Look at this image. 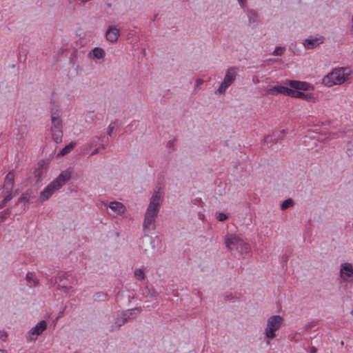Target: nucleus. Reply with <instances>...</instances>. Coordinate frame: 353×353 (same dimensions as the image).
Here are the masks:
<instances>
[{
    "mask_svg": "<svg viewBox=\"0 0 353 353\" xmlns=\"http://www.w3.org/2000/svg\"><path fill=\"white\" fill-rule=\"evenodd\" d=\"M0 338L2 339V340H6V338H7V334L6 332H0Z\"/></svg>",
    "mask_w": 353,
    "mask_h": 353,
    "instance_id": "obj_24",
    "label": "nucleus"
},
{
    "mask_svg": "<svg viewBox=\"0 0 353 353\" xmlns=\"http://www.w3.org/2000/svg\"><path fill=\"white\" fill-rule=\"evenodd\" d=\"M27 279H31L30 275L29 274H27Z\"/></svg>",
    "mask_w": 353,
    "mask_h": 353,
    "instance_id": "obj_29",
    "label": "nucleus"
},
{
    "mask_svg": "<svg viewBox=\"0 0 353 353\" xmlns=\"http://www.w3.org/2000/svg\"><path fill=\"white\" fill-rule=\"evenodd\" d=\"M216 219L219 221H225L228 219V216L225 214L223 213V212H219V213L216 214Z\"/></svg>",
    "mask_w": 353,
    "mask_h": 353,
    "instance_id": "obj_21",
    "label": "nucleus"
},
{
    "mask_svg": "<svg viewBox=\"0 0 353 353\" xmlns=\"http://www.w3.org/2000/svg\"><path fill=\"white\" fill-rule=\"evenodd\" d=\"M6 204V203H3V201H2V202L0 203V208H3V207H4Z\"/></svg>",
    "mask_w": 353,
    "mask_h": 353,
    "instance_id": "obj_27",
    "label": "nucleus"
},
{
    "mask_svg": "<svg viewBox=\"0 0 353 353\" xmlns=\"http://www.w3.org/2000/svg\"><path fill=\"white\" fill-rule=\"evenodd\" d=\"M47 327V323L45 321H40L34 327H32L27 334L28 341H34Z\"/></svg>",
    "mask_w": 353,
    "mask_h": 353,
    "instance_id": "obj_10",
    "label": "nucleus"
},
{
    "mask_svg": "<svg viewBox=\"0 0 353 353\" xmlns=\"http://www.w3.org/2000/svg\"><path fill=\"white\" fill-rule=\"evenodd\" d=\"M145 270L143 269H139L134 271V276L138 280H143L144 279Z\"/></svg>",
    "mask_w": 353,
    "mask_h": 353,
    "instance_id": "obj_17",
    "label": "nucleus"
},
{
    "mask_svg": "<svg viewBox=\"0 0 353 353\" xmlns=\"http://www.w3.org/2000/svg\"><path fill=\"white\" fill-rule=\"evenodd\" d=\"M323 41L324 38L321 36H310L303 41L302 44L305 49L310 50L318 47L323 43Z\"/></svg>",
    "mask_w": 353,
    "mask_h": 353,
    "instance_id": "obj_11",
    "label": "nucleus"
},
{
    "mask_svg": "<svg viewBox=\"0 0 353 353\" xmlns=\"http://www.w3.org/2000/svg\"><path fill=\"white\" fill-rule=\"evenodd\" d=\"M283 316L279 314L270 316L266 321L264 328V335L268 340H273L276 336V332L283 326Z\"/></svg>",
    "mask_w": 353,
    "mask_h": 353,
    "instance_id": "obj_5",
    "label": "nucleus"
},
{
    "mask_svg": "<svg viewBox=\"0 0 353 353\" xmlns=\"http://www.w3.org/2000/svg\"><path fill=\"white\" fill-rule=\"evenodd\" d=\"M226 247L230 250H239L248 248V243L236 234H229L225 239Z\"/></svg>",
    "mask_w": 353,
    "mask_h": 353,
    "instance_id": "obj_8",
    "label": "nucleus"
},
{
    "mask_svg": "<svg viewBox=\"0 0 353 353\" xmlns=\"http://www.w3.org/2000/svg\"><path fill=\"white\" fill-rule=\"evenodd\" d=\"M292 203V201L291 200H286L281 204V208L283 210L289 208Z\"/></svg>",
    "mask_w": 353,
    "mask_h": 353,
    "instance_id": "obj_22",
    "label": "nucleus"
},
{
    "mask_svg": "<svg viewBox=\"0 0 353 353\" xmlns=\"http://www.w3.org/2000/svg\"><path fill=\"white\" fill-rule=\"evenodd\" d=\"M314 90V85L307 81L288 80L282 85L271 88L270 93L274 95L283 94L310 103H316L317 97L312 92Z\"/></svg>",
    "mask_w": 353,
    "mask_h": 353,
    "instance_id": "obj_1",
    "label": "nucleus"
},
{
    "mask_svg": "<svg viewBox=\"0 0 353 353\" xmlns=\"http://www.w3.org/2000/svg\"><path fill=\"white\" fill-rule=\"evenodd\" d=\"M6 194L3 199V203H7L8 201L11 200L14 197V194L12 193V191L4 192Z\"/></svg>",
    "mask_w": 353,
    "mask_h": 353,
    "instance_id": "obj_20",
    "label": "nucleus"
},
{
    "mask_svg": "<svg viewBox=\"0 0 353 353\" xmlns=\"http://www.w3.org/2000/svg\"><path fill=\"white\" fill-rule=\"evenodd\" d=\"M285 48L281 46H277L274 48V51L272 52V54L274 56H281L284 52H285Z\"/></svg>",
    "mask_w": 353,
    "mask_h": 353,
    "instance_id": "obj_18",
    "label": "nucleus"
},
{
    "mask_svg": "<svg viewBox=\"0 0 353 353\" xmlns=\"http://www.w3.org/2000/svg\"><path fill=\"white\" fill-rule=\"evenodd\" d=\"M30 199V195L28 192H24L19 199V202H28Z\"/></svg>",
    "mask_w": 353,
    "mask_h": 353,
    "instance_id": "obj_19",
    "label": "nucleus"
},
{
    "mask_svg": "<svg viewBox=\"0 0 353 353\" xmlns=\"http://www.w3.org/2000/svg\"><path fill=\"white\" fill-rule=\"evenodd\" d=\"M353 79V70L349 67H336L332 68L324 75L321 84L327 88L341 85Z\"/></svg>",
    "mask_w": 353,
    "mask_h": 353,
    "instance_id": "obj_2",
    "label": "nucleus"
},
{
    "mask_svg": "<svg viewBox=\"0 0 353 353\" xmlns=\"http://www.w3.org/2000/svg\"><path fill=\"white\" fill-rule=\"evenodd\" d=\"M0 353H4L3 350H0Z\"/></svg>",
    "mask_w": 353,
    "mask_h": 353,
    "instance_id": "obj_30",
    "label": "nucleus"
},
{
    "mask_svg": "<svg viewBox=\"0 0 353 353\" xmlns=\"http://www.w3.org/2000/svg\"><path fill=\"white\" fill-rule=\"evenodd\" d=\"M238 2L241 8H245L247 3V0H238Z\"/></svg>",
    "mask_w": 353,
    "mask_h": 353,
    "instance_id": "obj_23",
    "label": "nucleus"
},
{
    "mask_svg": "<svg viewBox=\"0 0 353 353\" xmlns=\"http://www.w3.org/2000/svg\"><path fill=\"white\" fill-rule=\"evenodd\" d=\"M92 54L95 58L102 59L105 56V51L101 48H94L92 51Z\"/></svg>",
    "mask_w": 353,
    "mask_h": 353,
    "instance_id": "obj_15",
    "label": "nucleus"
},
{
    "mask_svg": "<svg viewBox=\"0 0 353 353\" xmlns=\"http://www.w3.org/2000/svg\"><path fill=\"white\" fill-rule=\"evenodd\" d=\"M50 133L52 139L57 143H60L63 139V121L61 118L60 110H52L51 111V125Z\"/></svg>",
    "mask_w": 353,
    "mask_h": 353,
    "instance_id": "obj_4",
    "label": "nucleus"
},
{
    "mask_svg": "<svg viewBox=\"0 0 353 353\" xmlns=\"http://www.w3.org/2000/svg\"><path fill=\"white\" fill-rule=\"evenodd\" d=\"M236 75V70L234 68H230L227 70L223 81L217 90L219 94L225 93L227 88L234 82Z\"/></svg>",
    "mask_w": 353,
    "mask_h": 353,
    "instance_id": "obj_9",
    "label": "nucleus"
},
{
    "mask_svg": "<svg viewBox=\"0 0 353 353\" xmlns=\"http://www.w3.org/2000/svg\"><path fill=\"white\" fill-rule=\"evenodd\" d=\"M14 182V174L12 171L9 172L4 179L3 185V192L12 191Z\"/></svg>",
    "mask_w": 353,
    "mask_h": 353,
    "instance_id": "obj_13",
    "label": "nucleus"
},
{
    "mask_svg": "<svg viewBox=\"0 0 353 353\" xmlns=\"http://www.w3.org/2000/svg\"><path fill=\"white\" fill-rule=\"evenodd\" d=\"M59 285L61 288H65V287L63 285H61V283H59Z\"/></svg>",
    "mask_w": 353,
    "mask_h": 353,
    "instance_id": "obj_28",
    "label": "nucleus"
},
{
    "mask_svg": "<svg viewBox=\"0 0 353 353\" xmlns=\"http://www.w3.org/2000/svg\"><path fill=\"white\" fill-rule=\"evenodd\" d=\"M71 178L69 170L61 172L59 175L50 182L39 194V201L43 203L48 200L57 190L61 189Z\"/></svg>",
    "mask_w": 353,
    "mask_h": 353,
    "instance_id": "obj_3",
    "label": "nucleus"
},
{
    "mask_svg": "<svg viewBox=\"0 0 353 353\" xmlns=\"http://www.w3.org/2000/svg\"><path fill=\"white\" fill-rule=\"evenodd\" d=\"M74 148V143H70L68 145L65 146L57 154L58 156H65V154L70 152Z\"/></svg>",
    "mask_w": 353,
    "mask_h": 353,
    "instance_id": "obj_16",
    "label": "nucleus"
},
{
    "mask_svg": "<svg viewBox=\"0 0 353 353\" xmlns=\"http://www.w3.org/2000/svg\"><path fill=\"white\" fill-rule=\"evenodd\" d=\"M119 37V30L116 26H111L108 28L105 32L107 41L110 43H114L118 40Z\"/></svg>",
    "mask_w": 353,
    "mask_h": 353,
    "instance_id": "obj_12",
    "label": "nucleus"
},
{
    "mask_svg": "<svg viewBox=\"0 0 353 353\" xmlns=\"http://www.w3.org/2000/svg\"><path fill=\"white\" fill-rule=\"evenodd\" d=\"M339 279L347 283L353 282V263L348 261H343L340 263L339 267Z\"/></svg>",
    "mask_w": 353,
    "mask_h": 353,
    "instance_id": "obj_6",
    "label": "nucleus"
},
{
    "mask_svg": "<svg viewBox=\"0 0 353 353\" xmlns=\"http://www.w3.org/2000/svg\"><path fill=\"white\" fill-rule=\"evenodd\" d=\"M154 198L152 196L143 222V230L148 233L154 228Z\"/></svg>",
    "mask_w": 353,
    "mask_h": 353,
    "instance_id": "obj_7",
    "label": "nucleus"
},
{
    "mask_svg": "<svg viewBox=\"0 0 353 353\" xmlns=\"http://www.w3.org/2000/svg\"><path fill=\"white\" fill-rule=\"evenodd\" d=\"M125 320H126V318H125L123 320H122V321H119L118 324H117V326L120 327L124 323Z\"/></svg>",
    "mask_w": 353,
    "mask_h": 353,
    "instance_id": "obj_26",
    "label": "nucleus"
},
{
    "mask_svg": "<svg viewBox=\"0 0 353 353\" xmlns=\"http://www.w3.org/2000/svg\"><path fill=\"white\" fill-rule=\"evenodd\" d=\"M114 126L112 124H110L108 129V134L111 135L113 130H114Z\"/></svg>",
    "mask_w": 353,
    "mask_h": 353,
    "instance_id": "obj_25",
    "label": "nucleus"
},
{
    "mask_svg": "<svg viewBox=\"0 0 353 353\" xmlns=\"http://www.w3.org/2000/svg\"><path fill=\"white\" fill-rule=\"evenodd\" d=\"M109 208L116 214H121L125 212L124 205L119 202L117 201H111L109 203Z\"/></svg>",
    "mask_w": 353,
    "mask_h": 353,
    "instance_id": "obj_14",
    "label": "nucleus"
}]
</instances>
